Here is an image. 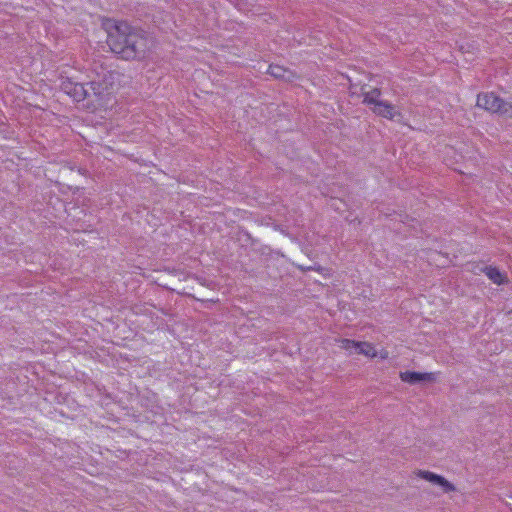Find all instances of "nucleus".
I'll return each instance as SVG.
<instances>
[{
	"mask_svg": "<svg viewBox=\"0 0 512 512\" xmlns=\"http://www.w3.org/2000/svg\"><path fill=\"white\" fill-rule=\"evenodd\" d=\"M107 44L111 51L125 60L140 59L145 56L149 39L143 30L126 22H119L108 29Z\"/></svg>",
	"mask_w": 512,
	"mask_h": 512,
	"instance_id": "nucleus-1",
	"label": "nucleus"
},
{
	"mask_svg": "<svg viewBox=\"0 0 512 512\" xmlns=\"http://www.w3.org/2000/svg\"><path fill=\"white\" fill-rule=\"evenodd\" d=\"M503 101L502 98L494 93H484L478 95L477 106L501 115Z\"/></svg>",
	"mask_w": 512,
	"mask_h": 512,
	"instance_id": "nucleus-2",
	"label": "nucleus"
},
{
	"mask_svg": "<svg viewBox=\"0 0 512 512\" xmlns=\"http://www.w3.org/2000/svg\"><path fill=\"white\" fill-rule=\"evenodd\" d=\"M61 89L77 102L90 97L89 90L82 83H74L70 80H65L61 84Z\"/></svg>",
	"mask_w": 512,
	"mask_h": 512,
	"instance_id": "nucleus-3",
	"label": "nucleus"
},
{
	"mask_svg": "<svg viewBox=\"0 0 512 512\" xmlns=\"http://www.w3.org/2000/svg\"><path fill=\"white\" fill-rule=\"evenodd\" d=\"M419 476L422 479H425L435 485H439L443 488L444 492H452L455 491V486L450 483L448 480H446L443 476L437 475L433 472L429 471H420Z\"/></svg>",
	"mask_w": 512,
	"mask_h": 512,
	"instance_id": "nucleus-4",
	"label": "nucleus"
},
{
	"mask_svg": "<svg viewBox=\"0 0 512 512\" xmlns=\"http://www.w3.org/2000/svg\"><path fill=\"white\" fill-rule=\"evenodd\" d=\"M399 376L403 382L409 383L411 385L417 384L419 382H431L435 380V377L432 373L405 371L400 372Z\"/></svg>",
	"mask_w": 512,
	"mask_h": 512,
	"instance_id": "nucleus-5",
	"label": "nucleus"
},
{
	"mask_svg": "<svg viewBox=\"0 0 512 512\" xmlns=\"http://www.w3.org/2000/svg\"><path fill=\"white\" fill-rule=\"evenodd\" d=\"M372 111L381 117L387 118V119H393L395 116V109L394 106L387 102V101H380L376 103L373 107H371Z\"/></svg>",
	"mask_w": 512,
	"mask_h": 512,
	"instance_id": "nucleus-6",
	"label": "nucleus"
},
{
	"mask_svg": "<svg viewBox=\"0 0 512 512\" xmlns=\"http://www.w3.org/2000/svg\"><path fill=\"white\" fill-rule=\"evenodd\" d=\"M268 73L276 79H282L285 81H291L295 76L292 71L279 65H270Z\"/></svg>",
	"mask_w": 512,
	"mask_h": 512,
	"instance_id": "nucleus-7",
	"label": "nucleus"
},
{
	"mask_svg": "<svg viewBox=\"0 0 512 512\" xmlns=\"http://www.w3.org/2000/svg\"><path fill=\"white\" fill-rule=\"evenodd\" d=\"M362 90L363 103L369 106H374L376 103L380 102L381 90L378 88H373L369 91H365L364 87Z\"/></svg>",
	"mask_w": 512,
	"mask_h": 512,
	"instance_id": "nucleus-8",
	"label": "nucleus"
},
{
	"mask_svg": "<svg viewBox=\"0 0 512 512\" xmlns=\"http://www.w3.org/2000/svg\"><path fill=\"white\" fill-rule=\"evenodd\" d=\"M484 272L495 284L501 285L507 281L506 277L495 267H485Z\"/></svg>",
	"mask_w": 512,
	"mask_h": 512,
	"instance_id": "nucleus-9",
	"label": "nucleus"
},
{
	"mask_svg": "<svg viewBox=\"0 0 512 512\" xmlns=\"http://www.w3.org/2000/svg\"><path fill=\"white\" fill-rule=\"evenodd\" d=\"M357 353L372 358L376 357L377 355L373 345L368 342H361L359 348L357 349Z\"/></svg>",
	"mask_w": 512,
	"mask_h": 512,
	"instance_id": "nucleus-10",
	"label": "nucleus"
},
{
	"mask_svg": "<svg viewBox=\"0 0 512 512\" xmlns=\"http://www.w3.org/2000/svg\"><path fill=\"white\" fill-rule=\"evenodd\" d=\"M87 85H88L87 89L90 92V96L94 95L95 97L100 98L103 95L105 87L103 86L102 83L92 81V82H89Z\"/></svg>",
	"mask_w": 512,
	"mask_h": 512,
	"instance_id": "nucleus-11",
	"label": "nucleus"
},
{
	"mask_svg": "<svg viewBox=\"0 0 512 512\" xmlns=\"http://www.w3.org/2000/svg\"><path fill=\"white\" fill-rule=\"evenodd\" d=\"M340 343H341V348H343L345 350L351 351V350L355 349L357 351L361 342H357V341L351 340V339H342L340 341Z\"/></svg>",
	"mask_w": 512,
	"mask_h": 512,
	"instance_id": "nucleus-12",
	"label": "nucleus"
},
{
	"mask_svg": "<svg viewBox=\"0 0 512 512\" xmlns=\"http://www.w3.org/2000/svg\"><path fill=\"white\" fill-rule=\"evenodd\" d=\"M501 115L512 118V99L510 101H503Z\"/></svg>",
	"mask_w": 512,
	"mask_h": 512,
	"instance_id": "nucleus-13",
	"label": "nucleus"
}]
</instances>
